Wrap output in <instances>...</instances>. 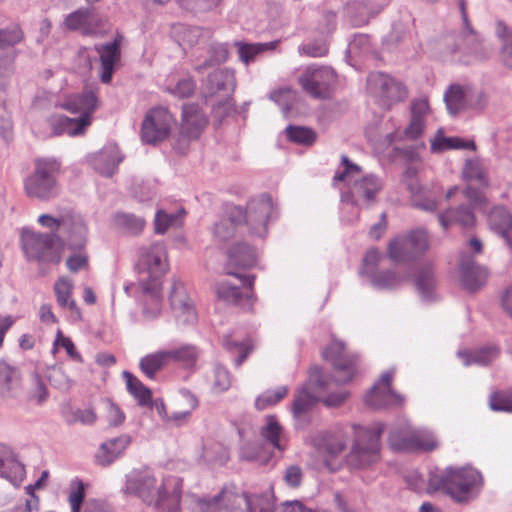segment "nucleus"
Returning a JSON list of instances; mask_svg holds the SVG:
<instances>
[{
  "instance_id": "obj_1",
  "label": "nucleus",
  "mask_w": 512,
  "mask_h": 512,
  "mask_svg": "<svg viewBox=\"0 0 512 512\" xmlns=\"http://www.w3.org/2000/svg\"><path fill=\"white\" fill-rule=\"evenodd\" d=\"M325 360L330 361L334 367L333 378H325L319 367L310 370L308 383L295 395L292 412L297 419L303 418L323 398L327 406H339L348 397V392L341 390L331 393L333 386L343 385L351 381L356 373V359L348 356L345 345L341 341H333L323 352Z\"/></svg>"
},
{
  "instance_id": "obj_2",
  "label": "nucleus",
  "mask_w": 512,
  "mask_h": 512,
  "mask_svg": "<svg viewBox=\"0 0 512 512\" xmlns=\"http://www.w3.org/2000/svg\"><path fill=\"white\" fill-rule=\"evenodd\" d=\"M181 488L179 478L158 479L151 468L141 467L126 474L123 492L140 498L155 509L176 512L182 500Z\"/></svg>"
},
{
  "instance_id": "obj_3",
  "label": "nucleus",
  "mask_w": 512,
  "mask_h": 512,
  "mask_svg": "<svg viewBox=\"0 0 512 512\" xmlns=\"http://www.w3.org/2000/svg\"><path fill=\"white\" fill-rule=\"evenodd\" d=\"M275 512L271 493H246L234 487H224L213 498H199L195 495L185 496L183 512Z\"/></svg>"
},
{
  "instance_id": "obj_4",
  "label": "nucleus",
  "mask_w": 512,
  "mask_h": 512,
  "mask_svg": "<svg viewBox=\"0 0 512 512\" xmlns=\"http://www.w3.org/2000/svg\"><path fill=\"white\" fill-rule=\"evenodd\" d=\"M459 9L463 22V31L461 34L454 33L444 36L441 40V46L445 52L454 56L458 54L457 60L463 64L471 65L486 61L490 58L492 50L484 45L468 22L465 1L460 0Z\"/></svg>"
},
{
  "instance_id": "obj_5",
  "label": "nucleus",
  "mask_w": 512,
  "mask_h": 512,
  "mask_svg": "<svg viewBox=\"0 0 512 512\" xmlns=\"http://www.w3.org/2000/svg\"><path fill=\"white\" fill-rule=\"evenodd\" d=\"M64 107L71 112L79 113L80 116L77 118H69L61 114L51 116L48 122L52 134L81 135L91 124V115L98 107V98L93 90L87 89L79 95L69 97Z\"/></svg>"
},
{
  "instance_id": "obj_6",
  "label": "nucleus",
  "mask_w": 512,
  "mask_h": 512,
  "mask_svg": "<svg viewBox=\"0 0 512 512\" xmlns=\"http://www.w3.org/2000/svg\"><path fill=\"white\" fill-rule=\"evenodd\" d=\"M341 165L343 170L335 174L334 181L352 183L349 192L342 195V201L356 206H369L374 203L376 194L382 189V181L373 174L359 178L361 168L345 155L341 156Z\"/></svg>"
},
{
  "instance_id": "obj_7",
  "label": "nucleus",
  "mask_w": 512,
  "mask_h": 512,
  "mask_svg": "<svg viewBox=\"0 0 512 512\" xmlns=\"http://www.w3.org/2000/svg\"><path fill=\"white\" fill-rule=\"evenodd\" d=\"M37 222L42 227L60 234L61 248L66 246L71 251H84L89 233L87 223L81 215L73 211H65L56 216L41 214Z\"/></svg>"
},
{
  "instance_id": "obj_8",
  "label": "nucleus",
  "mask_w": 512,
  "mask_h": 512,
  "mask_svg": "<svg viewBox=\"0 0 512 512\" xmlns=\"http://www.w3.org/2000/svg\"><path fill=\"white\" fill-rule=\"evenodd\" d=\"M482 485L481 473L471 466L447 467L439 477V487L458 502L468 501L480 491Z\"/></svg>"
},
{
  "instance_id": "obj_9",
  "label": "nucleus",
  "mask_w": 512,
  "mask_h": 512,
  "mask_svg": "<svg viewBox=\"0 0 512 512\" xmlns=\"http://www.w3.org/2000/svg\"><path fill=\"white\" fill-rule=\"evenodd\" d=\"M58 163L54 160L40 159L35 162L33 172L24 180L27 196L40 201H50L60 193L56 174Z\"/></svg>"
},
{
  "instance_id": "obj_10",
  "label": "nucleus",
  "mask_w": 512,
  "mask_h": 512,
  "mask_svg": "<svg viewBox=\"0 0 512 512\" xmlns=\"http://www.w3.org/2000/svg\"><path fill=\"white\" fill-rule=\"evenodd\" d=\"M61 236L56 231L48 233L24 230L23 251L29 260L40 264H57L61 261Z\"/></svg>"
},
{
  "instance_id": "obj_11",
  "label": "nucleus",
  "mask_w": 512,
  "mask_h": 512,
  "mask_svg": "<svg viewBox=\"0 0 512 512\" xmlns=\"http://www.w3.org/2000/svg\"><path fill=\"white\" fill-rule=\"evenodd\" d=\"M384 424L376 423L369 429L355 426V443L347 457L348 464L353 468H365L379 460L380 438Z\"/></svg>"
},
{
  "instance_id": "obj_12",
  "label": "nucleus",
  "mask_w": 512,
  "mask_h": 512,
  "mask_svg": "<svg viewBox=\"0 0 512 512\" xmlns=\"http://www.w3.org/2000/svg\"><path fill=\"white\" fill-rule=\"evenodd\" d=\"M389 444L395 451H432L438 446L431 431L414 429L407 421H399L391 427Z\"/></svg>"
},
{
  "instance_id": "obj_13",
  "label": "nucleus",
  "mask_w": 512,
  "mask_h": 512,
  "mask_svg": "<svg viewBox=\"0 0 512 512\" xmlns=\"http://www.w3.org/2000/svg\"><path fill=\"white\" fill-rule=\"evenodd\" d=\"M428 248L429 239L427 232L423 229H417L391 240L387 253L391 261L404 263L421 256Z\"/></svg>"
},
{
  "instance_id": "obj_14",
  "label": "nucleus",
  "mask_w": 512,
  "mask_h": 512,
  "mask_svg": "<svg viewBox=\"0 0 512 512\" xmlns=\"http://www.w3.org/2000/svg\"><path fill=\"white\" fill-rule=\"evenodd\" d=\"M367 83L370 93L386 109L402 101L407 95L405 87L400 82L381 72L371 73Z\"/></svg>"
},
{
  "instance_id": "obj_15",
  "label": "nucleus",
  "mask_w": 512,
  "mask_h": 512,
  "mask_svg": "<svg viewBox=\"0 0 512 512\" xmlns=\"http://www.w3.org/2000/svg\"><path fill=\"white\" fill-rule=\"evenodd\" d=\"M174 123L168 109L156 107L149 110L142 122L141 140L145 144H156L166 139Z\"/></svg>"
},
{
  "instance_id": "obj_16",
  "label": "nucleus",
  "mask_w": 512,
  "mask_h": 512,
  "mask_svg": "<svg viewBox=\"0 0 512 512\" xmlns=\"http://www.w3.org/2000/svg\"><path fill=\"white\" fill-rule=\"evenodd\" d=\"M140 283L160 282V277L168 269L167 252L164 244L155 243L141 250L139 259Z\"/></svg>"
},
{
  "instance_id": "obj_17",
  "label": "nucleus",
  "mask_w": 512,
  "mask_h": 512,
  "mask_svg": "<svg viewBox=\"0 0 512 512\" xmlns=\"http://www.w3.org/2000/svg\"><path fill=\"white\" fill-rule=\"evenodd\" d=\"M334 82L335 73L328 66H308L299 77L303 90L314 98L328 97Z\"/></svg>"
},
{
  "instance_id": "obj_18",
  "label": "nucleus",
  "mask_w": 512,
  "mask_h": 512,
  "mask_svg": "<svg viewBox=\"0 0 512 512\" xmlns=\"http://www.w3.org/2000/svg\"><path fill=\"white\" fill-rule=\"evenodd\" d=\"M257 254L256 251L246 243H240L232 247L228 253V265L227 274L235 276L243 287L250 290L249 294L246 295L249 304H252V287L254 283V275H242L230 269V266H236L240 268H251L256 264Z\"/></svg>"
},
{
  "instance_id": "obj_19",
  "label": "nucleus",
  "mask_w": 512,
  "mask_h": 512,
  "mask_svg": "<svg viewBox=\"0 0 512 512\" xmlns=\"http://www.w3.org/2000/svg\"><path fill=\"white\" fill-rule=\"evenodd\" d=\"M273 203L269 195L263 194L251 199L244 211V220L252 234L263 237L267 232V221L273 214Z\"/></svg>"
},
{
  "instance_id": "obj_20",
  "label": "nucleus",
  "mask_w": 512,
  "mask_h": 512,
  "mask_svg": "<svg viewBox=\"0 0 512 512\" xmlns=\"http://www.w3.org/2000/svg\"><path fill=\"white\" fill-rule=\"evenodd\" d=\"M170 304L176 322L180 326L193 325L197 321L194 302L190 298L184 283L174 280L170 292Z\"/></svg>"
},
{
  "instance_id": "obj_21",
  "label": "nucleus",
  "mask_w": 512,
  "mask_h": 512,
  "mask_svg": "<svg viewBox=\"0 0 512 512\" xmlns=\"http://www.w3.org/2000/svg\"><path fill=\"white\" fill-rule=\"evenodd\" d=\"M392 379V370L384 372L380 380L366 394L365 403L374 409L400 405L403 398L391 389Z\"/></svg>"
},
{
  "instance_id": "obj_22",
  "label": "nucleus",
  "mask_w": 512,
  "mask_h": 512,
  "mask_svg": "<svg viewBox=\"0 0 512 512\" xmlns=\"http://www.w3.org/2000/svg\"><path fill=\"white\" fill-rule=\"evenodd\" d=\"M417 174L415 167H408L403 175V181L412 197V205L426 212H434L438 203L430 197L428 189L418 182Z\"/></svg>"
},
{
  "instance_id": "obj_23",
  "label": "nucleus",
  "mask_w": 512,
  "mask_h": 512,
  "mask_svg": "<svg viewBox=\"0 0 512 512\" xmlns=\"http://www.w3.org/2000/svg\"><path fill=\"white\" fill-rule=\"evenodd\" d=\"M389 0H363L351 1L344 8L345 16L354 26H362L368 23L369 19L378 14Z\"/></svg>"
},
{
  "instance_id": "obj_24",
  "label": "nucleus",
  "mask_w": 512,
  "mask_h": 512,
  "mask_svg": "<svg viewBox=\"0 0 512 512\" xmlns=\"http://www.w3.org/2000/svg\"><path fill=\"white\" fill-rule=\"evenodd\" d=\"M123 158L124 156L116 144H108L92 154L89 161L96 172L105 177H111L116 173Z\"/></svg>"
},
{
  "instance_id": "obj_25",
  "label": "nucleus",
  "mask_w": 512,
  "mask_h": 512,
  "mask_svg": "<svg viewBox=\"0 0 512 512\" xmlns=\"http://www.w3.org/2000/svg\"><path fill=\"white\" fill-rule=\"evenodd\" d=\"M94 22H101V17L94 14L88 8L78 9L69 14L65 19L66 26L71 30H81L85 35L102 36L105 34V27H93Z\"/></svg>"
},
{
  "instance_id": "obj_26",
  "label": "nucleus",
  "mask_w": 512,
  "mask_h": 512,
  "mask_svg": "<svg viewBox=\"0 0 512 512\" xmlns=\"http://www.w3.org/2000/svg\"><path fill=\"white\" fill-rule=\"evenodd\" d=\"M459 269L461 283L465 289L474 292L486 283L487 270L476 264L472 258L462 256Z\"/></svg>"
},
{
  "instance_id": "obj_27",
  "label": "nucleus",
  "mask_w": 512,
  "mask_h": 512,
  "mask_svg": "<svg viewBox=\"0 0 512 512\" xmlns=\"http://www.w3.org/2000/svg\"><path fill=\"white\" fill-rule=\"evenodd\" d=\"M143 296V316L147 320L156 319L162 309L161 282L139 283Z\"/></svg>"
},
{
  "instance_id": "obj_28",
  "label": "nucleus",
  "mask_w": 512,
  "mask_h": 512,
  "mask_svg": "<svg viewBox=\"0 0 512 512\" xmlns=\"http://www.w3.org/2000/svg\"><path fill=\"white\" fill-rule=\"evenodd\" d=\"M25 476L24 465L17 460L14 453L7 447H0V477L14 486H19Z\"/></svg>"
},
{
  "instance_id": "obj_29",
  "label": "nucleus",
  "mask_w": 512,
  "mask_h": 512,
  "mask_svg": "<svg viewBox=\"0 0 512 512\" xmlns=\"http://www.w3.org/2000/svg\"><path fill=\"white\" fill-rule=\"evenodd\" d=\"M101 62L100 79L103 83H109L115 70V64L120 60V42L115 39L111 43L95 46Z\"/></svg>"
},
{
  "instance_id": "obj_30",
  "label": "nucleus",
  "mask_w": 512,
  "mask_h": 512,
  "mask_svg": "<svg viewBox=\"0 0 512 512\" xmlns=\"http://www.w3.org/2000/svg\"><path fill=\"white\" fill-rule=\"evenodd\" d=\"M130 442V436L123 434L119 437L102 443L95 455L96 463L103 467L112 464L118 457L122 455L124 450L129 446Z\"/></svg>"
},
{
  "instance_id": "obj_31",
  "label": "nucleus",
  "mask_w": 512,
  "mask_h": 512,
  "mask_svg": "<svg viewBox=\"0 0 512 512\" xmlns=\"http://www.w3.org/2000/svg\"><path fill=\"white\" fill-rule=\"evenodd\" d=\"M260 436L264 443L273 449L282 452L287 447V438L276 417L269 415L260 428Z\"/></svg>"
},
{
  "instance_id": "obj_32",
  "label": "nucleus",
  "mask_w": 512,
  "mask_h": 512,
  "mask_svg": "<svg viewBox=\"0 0 512 512\" xmlns=\"http://www.w3.org/2000/svg\"><path fill=\"white\" fill-rule=\"evenodd\" d=\"M206 92L213 96L223 93V96H229L235 89V76L229 69H218L209 74L206 84Z\"/></svg>"
},
{
  "instance_id": "obj_33",
  "label": "nucleus",
  "mask_w": 512,
  "mask_h": 512,
  "mask_svg": "<svg viewBox=\"0 0 512 512\" xmlns=\"http://www.w3.org/2000/svg\"><path fill=\"white\" fill-rule=\"evenodd\" d=\"M244 220V210L240 206H232L228 209L227 215L220 219L214 226V236L220 241L231 238L236 227Z\"/></svg>"
},
{
  "instance_id": "obj_34",
  "label": "nucleus",
  "mask_w": 512,
  "mask_h": 512,
  "mask_svg": "<svg viewBox=\"0 0 512 512\" xmlns=\"http://www.w3.org/2000/svg\"><path fill=\"white\" fill-rule=\"evenodd\" d=\"M440 225L443 229H448L456 224L462 228H469L475 223V216L470 206L459 205L457 208H449L444 213L438 215Z\"/></svg>"
},
{
  "instance_id": "obj_35",
  "label": "nucleus",
  "mask_w": 512,
  "mask_h": 512,
  "mask_svg": "<svg viewBox=\"0 0 512 512\" xmlns=\"http://www.w3.org/2000/svg\"><path fill=\"white\" fill-rule=\"evenodd\" d=\"M21 385V374L17 367L0 361V396L13 398Z\"/></svg>"
},
{
  "instance_id": "obj_36",
  "label": "nucleus",
  "mask_w": 512,
  "mask_h": 512,
  "mask_svg": "<svg viewBox=\"0 0 512 512\" xmlns=\"http://www.w3.org/2000/svg\"><path fill=\"white\" fill-rule=\"evenodd\" d=\"M488 223L492 230L500 234L512 249V216L504 207H495L488 216Z\"/></svg>"
},
{
  "instance_id": "obj_37",
  "label": "nucleus",
  "mask_w": 512,
  "mask_h": 512,
  "mask_svg": "<svg viewBox=\"0 0 512 512\" xmlns=\"http://www.w3.org/2000/svg\"><path fill=\"white\" fill-rule=\"evenodd\" d=\"M74 288L73 281L68 277H60L54 284V292L56 294L57 303L62 308H67L71 312L74 320H80L81 312L77 308L75 301L71 298Z\"/></svg>"
},
{
  "instance_id": "obj_38",
  "label": "nucleus",
  "mask_w": 512,
  "mask_h": 512,
  "mask_svg": "<svg viewBox=\"0 0 512 512\" xmlns=\"http://www.w3.org/2000/svg\"><path fill=\"white\" fill-rule=\"evenodd\" d=\"M183 129L192 137H196L205 127L207 119L196 105H184L182 109Z\"/></svg>"
},
{
  "instance_id": "obj_39",
  "label": "nucleus",
  "mask_w": 512,
  "mask_h": 512,
  "mask_svg": "<svg viewBox=\"0 0 512 512\" xmlns=\"http://www.w3.org/2000/svg\"><path fill=\"white\" fill-rule=\"evenodd\" d=\"M16 43L2 41L0 43V89H5L14 73Z\"/></svg>"
},
{
  "instance_id": "obj_40",
  "label": "nucleus",
  "mask_w": 512,
  "mask_h": 512,
  "mask_svg": "<svg viewBox=\"0 0 512 512\" xmlns=\"http://www.w3.org/2000/svg\"><path fill=\"white\" fill-rule=\"evenodd\" d=\"M168 356L166 349L149 353L140 359L139 367L149 379H154L157 372L170 363Z\"/></svg>"
},
{
  "instance_id": "obj_41",
  "label": "nucleus",
  "mask_w": 512,
  "mask_h": 512,
  "mask_svg": "<svg viewBox=\"0 0 512 512\" xmlns=\"http://www.w3.org/2000/svg\"><path fill=\"white\" fill-rule=\"evenodd\" d=\"M499 351L495 346H488L474 351H459L458 356L465 366L472 364L484 366L498 357Z\"/></svg>"
},
{
  "instance_id": "obj_42",
  "label": "nucleus",
  "mask_w": 512,
  "mask_h": 512,
  "mask_svg": "<svg viewBox=\"0 0 512 512\" xmlns=\"http://www.w3.org/2000/svg\"><path fill=\"white\" fill-rule=\"evenodd\" d=\"M435 284L436 282L432 266H421L415 275V285L424 300H431L433 298Z\"/></svg>"
},
{
  "instance_id": "obj_43",
  "label": "nucleus",
  "mask_w": 512,
  "mask_h": 512,
  "mask_svg": "<svg viewBox=\"0 0 512 512\" xmlns=\"http://www.w3.org/2000/svg\"><path fill=\"white\" fill-rule=\"evenodd\" d=\"M169 354V361L181 363L186 368H192L196 365L199 350L192 344H183L178 347L166 349Z\"/></svg>"
},
{
  "instance_id": "obj_44",
  "label": "nucleus",
  "mask_w": 512,
  "mask_h": 512,
  "mask_svg": "<svg viewBox=\"0 0 512 512\" xmlns=\"http://www.w3.org/2000/svg\"><path fill=\"white\" fill-rule=\"evenodd\" d=\"M277 41L267 43H243L236 42L239 59L246 65L255 60V57L267 50L275 49Z\"/></svg>"
},
{
  "instance_id": "obj_45",
  "label": "nucleus",
  "mask_w": 512,
  "mask_h": 512,
  "mask_svg": "<svg viewBox=\"0 0 512 512\" xmlns=\"http://www.w3.org/2000/svg\"><path fill=\"white\" fill-rule=\"evenodd\" d=\"M467 85L454 84L449 87L444 95V101L450 114H457L466 109Z\"/></svg>"
},
{
  "instance_id": "obj_46",
  "label": "nucleus",
  "mask_w": 512,
  "mask_h": 512,
  "mask_svg": "<svg viewBox=\"0 0 512 512\" xmlns=\"http://www.w3.org/2000/svg\"><path fill=\"white\" fill-rule=\"evenodd\" d=\"M185 215L183 208L176 212L168 213L164 210L157 211L154 219L155 231L157 233H165L169 228L178 227L182 224Z\"/></svg>"
},
{
  "instance_id": "obj_47",
  "label": "nucleus",
  "mask_w": 512,
  "mask_h": 512,
  "mask_svg": "<svg viewBox=\"0 0 512 512\" xmlns=\"http://www.w3.org/2000/svg\"><path fill=\"white\" fill-rule=\"evenodd\" d=\"M373 287L377 289H393L399 286L407 278L406 275L400 276L394 271H381L372 273L368 277Z\"/></svg>"
},
{
  "instance_id": "obj_48",
  "label": "nucleus",
  "mask_w": 512,
  "mask_h": 512,
  "mask_svg": "<svg viewBox=\"0 0 512 512\" xmlns=\"http://www.w3.org/2000/svg\"><path fill=\"white\" fill-rule=\"evenodd\" d=\"M114 223L118 228L133 235L140 233L145 226V221L142 217L125 212L117 213L114 216Z\"/></svg>"
},
{
  "instance_id": "obj_49",
  "label": "nucleus",
  "mask_w": 512,
  "mask_h": 512,
  "mask_svg": "<svg viewBox=\"0 0 512 512\" xmlns=\"http://www.w3.org/2000/svg\"><path fill=\"white\" fill-rule=\"evenodd\" d=\"M489 104L488 92L481 88L473 85H467L466 92V109L481 112Z\"/></svg>"
},
{
  "instance_id": "obj_50",
  "label": "nucleus",
  "mask_w": 512,
  "mask_h": 512,
  "mask_svg": "<svg viewBox=\"0 0 512 512\" xmlns=\"http://www.w3.org/2000/svg\"><path fill=\"white\" fill-rule=\"evenodd\" d=\"M201 458L208 464L223 465L228 461L229 455L220 443L208 442L202 447Z\"/></svg>"
},
{
  "instance_id": "obj_51",
  "label": "nucleus",
  "mask_w": 512,
  "mask_h": 512,
  "mask_svg": "<svg viewBox=\"0 0 512 512\" xmlns=\"http://www.w3.org/2000/svg\"><path fill=\"white\" fill-rule=\"evenodd\" d=\"M287 394L288 388L286 386L268 389L256 398L255 407L258 410H265L279 403Z\"/></svg>"
},
{
  "instance_id": "obj_52",
  "label": "nucleus",
  "mask_w": 512,
  "mask_h": 512,
  "mask_svg": "<svg viewBox=\"0 0 512 512\" xmlns=\"http://www.w3.org/2000/svg\"><path fill=\"white\" fill-rule=\"evenodd\" d=\"M431 149L441 151L446 149H471L475 150L473 141H465L459 137H439L432 141Z\"/></svg>"
},
{
  "instance_id": "obj_53",
  "label": "nucleus",
  "mask_w": 512,
  "mask_h": 512,
  "mask_svg": "<svg viewBox=\"0 0 512 512\" xmlns=\"http://www.w3.org/2000/svg\"><path fill=\"white\" fill-rule=\"evenodd\" d=\"M463 176L466 180L476 181L480 185L488 184L486 169L479 160H466Z\"/></svg>"
},
{
  "instance_id": "obj_54",
  "label": "nucleus",
  "mask_w": 512,
  "mask_h": 512,
  "mask_svg": "<svg viewBox=\"0 0 512 512\" xmlns=\"http://www.w3.org/2000/svg\"><path fill=\"white\" fill-rule=\"evenodd\" d=\"M196 89L195 81L191 77L178 79L175 83H169L166 91L174 97L183 99L193 95Z\"/></svg>"
},
{
  "instance_id": "obj_55",
  "label": "nucleus",
  "mask_w": 512,
  "mask_h": 512,
  "mask_svg": "<svg viewBox=\"0 0 512 512\" xmlns=\"http://www.w3.org/2000/svg\"><path fill=\"white\" fill-rule=\"evenodd\" d=\"M216 293L219 299L231 304H241L243 298L240 287L226 280L217 284Z\"/></svg>"
},
{
  "instance_id": "obj_56",
  "label": "nucleus",
  "mask_w": 512,
  "mask_h": 512,
  "mask_svg": "<svg viewBox=\"0 0 512 512\" xmlns=\"http://www.w3.org/2000/svg\"><path fill=\"white\" fill-rule=\"evenodd\" d=\"M222 343L224 348L227 350L236 351L239 353L237 359L235 360L236 366H240L246 360L252 349L249 342H243L238 339L232 340V335L230 334L223 336Z\"/></svg>"
},
{
  "instance_id": "obj_57",
  "label": "nucleus",
  "mask_w": 512,
  "mask_h": 512,
  "mask_svg": "<svg viewBox=\"0 0 512 512\" xmlns=\"http://www.w3.org/2000/svg\"><path fill=\"white\" fill-rule=\"evenodd\" d=\"M286 134L289 140L301 145H311L316 140V133L307 127L288 126Z\"/></svg>"
},
{
  "instance_id": "obj_58",
  "label": "nucleus",
  "mask_w": 512,
  "mask_h": 512,
  "mask_svg": "<svg viewBox=\"0 0 512 512\" xmlns=\"http://www.w3.org/2000/svg\"><path fill=\"white\" fill-rule=\"evenodd\" d=\"M212 389L216 393L227 391L231 386L230 374L226 368L216 365L211 379Z\"/></svg>"
},
{
  "instance_id": "obj_59",
  "label": "nucleus",
  "mask_w": 512,
  "mask_h": 512,
  "mask_svg": "<svg viewBox=\"0 0 512 512\" xmlns=\"http://www.w3.org/2000/svg\"><path fill=\"white\" fill-rule=\"evenodd\" d=\"M97 416L92 408L76 409L71 411L67 417L66 422L70 425L81 423L83 425H93L96 422Z\"/></svg>"
},
{
  "instance_id": "obj_60",
  "label": "nucleus",
  "mask_w": 512,
  "mask_h": 512,
  "mask_svg": "<svg viewBox=\"0 0 512 512\" xmlns=\"http://www.w3.org/2000/svg\"><path fill=\"white\" fill-rule=\"evenodd\" d=\"M31 385V397L36 399L38 403H43L48 397V390L38 369L31 375Z\"/></svg>"
},
{
  "instance_id": "obj_61",
  "label": "nucleus",
  "mask_w": 512,
  "mask_h": 512,
  "mask_svg": "<svg viewBox=\"0 0 512 512\" xmlns=\"http://www.w3.org/2000/svg\"><path fill=\"white\" fill-rule=\"evenodd\" d=\"M299 51L310 57H322L327 54L328 46L326 41L321 38L302 45Z\"/></svg>"
},
{
  "instance_id": "obj_62",
  "label": "nucleus",
  "mask_w": 512,
  "mask_h": 512,
  "mask_svg": "<svg viewBox=\"0 0 512 512\" xmlns=\"http://www.w3.org/2000/svg\"><path fill=\"white\" fill-rule=\"evenodd\" d=\"M348 53L351 56H357L362 53H367L370 51V38L368 35L359 34L354 37L352 41L348 44Z\"/></svg>"
},
{
  "instance_id": "obj_63",
  "label": "nucleus",
  "mask_w": 512,
  "mask_h": 512,
  "mask_svg": "<svg viewBox=\"0 0 512 512\" xmlns=\"http://www.w3.org/2000/svg\"><path fill=\"white\" fill-rule=\"evenodd\" d=\"M381 259V253L378 249L372 248L367 251L366 255L363 258V267L361 269V274L369 277L372 273L376 272V266Z\"/></svg>"
},
{
  "instance_id": "obj_64",
  "label": "nucleus",
  "mask_w": 512,
  "mask_h": 512,
  "mask_svg": "<svg viewBox=\"0 0 512 512\" xmlns=\"http://www.w3.org/2000/svg\"><path fill=\"white\" fill-rule=\"evenodd\" d=\"M489 405L494 411L512 412V394L496 393L491 396Z\"/></svg>"
}]
</instances>
